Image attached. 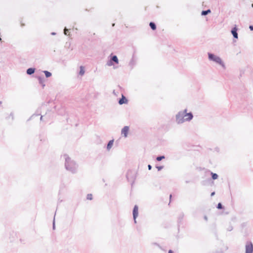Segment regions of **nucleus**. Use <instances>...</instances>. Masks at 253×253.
<instances>
[{"mask_svg":"<svg viewBox=\"0 0 253 253\" xmlns=\"http://www.w3.org/2000/svg\"><path fill=\"white\" fill-rule=\"evenodd\" d=\"M187 109L179 111L175 116L176 122L178 124L183 123L184 122H189L193 118V113L191 112L187 113Z\"/></svg>","mask_w":253,"mask_h":253,"instance_id":"nucleus-1","label":"nucleus"},{"mask_svg":"<svg viewBox=\"0 0 253 253\" xmlns=\"http://www.w3.org/2000/svg\"><path fill=\"white\" fill-rule=\"evenodd\" d=\"M65 158V168L66 169L73 174L76 173L78 171V165L73 160L71 159V158L67 154L64 155Z\"/></svg>","mask_w":253,"mask_h":253,"instance_id":"nucleus-2","label":"nucleus"},{"mask_svg":"<svg viewBox=\"0 0 253 253\" xmlns=\"http://www.w3.org/2000/svg\"><path fill=\"white\" fill-rule=\"evenodd\" d=\"M208 55L209 60L213 61L217 64H219L223 69H225V65L224 62L222 61V60L219 56L215 55L214 53L211 52H208Z\"/></svg>","mask_w":253,"mask_h":253,"instance_id":"nucleus-3","label":"nucleus"},{"mask_svg":"<svg viewBox=\"0 0 253 253\" xmlns=\"http://www.w3.org/2000/svg\"><path fill=\"white\" fill-rule=\"evenodd\" d=\"M136 174V171L133 169H129L126 174V178L127 181L130 183L131 186L134 183Z\"/></svg>","mask_w":253,"mask_h":253,"instance_id":"nucleus-4","label":"nucleus"},{"mask_svg":"<svg viewBox=\"0 0 253 253\" xmlns=\"http://www.w3.org/2000/svg\"><path fill=\"white\" fill-rule=\"evenodd\" d=\"M115 63L118 64L119 59L116 55L111 54L109 57L107 65L109 66H111L114 65Z\"/></svg>","mask_w":253,"mask_h":253,"instance_id":"nucleus-5","label":"nucleus"},{"mask_svg":"<svg viewBox=\"0 0 253 253\" xmlns=\"http://www.w3.org/2000/svg\"><path fill=\"white\" fill-rule=\"evenodd\" d=\"M243 106L249 111L250 110H253V103L252 102L251 99L248 98L243 102Z\"/></svg>","mask_w":253,"mask_h":253,"instance_id":"nucleus-6","label":"nucleus"},{"mask_svg":"<svg viewBox=\"0 0 253 253\" xmlns=\"http://www.w3.org/2000/svg\"><path fill=\"white\" fill-rule=\"evenodd\" d=\"M184 216V214L183 212H181L179 213L177 217V227L178 231H179L180 226L181 225H183V218Z\"/></svg>","mask_w":253,"mask_h":253,"instance_id":"nucleus-7","label":"nucleus"},{"mask_svg":"<svg viewBox=\"0 0 253 253\" xmlns=\"http://www.w3.org/2000/svg\"><path fill=\"white\" fill-rule=\"evenodd\" d=\"M245 253H253V244L251 241H247L245 246Z\"/></svg>","mask_w":253,"mask_h":253,"instance_id":"nucleus-8","label":"nucleus"},{"mask_svg":"<svg viewBox=\"0 0 253 253\" xmlns=\"http://www.w3.org/2000/svg\"><path fill=\"white\" fill-rule=\"evenodd\" d=\"M238 28L237 27L236 25H235L231 29V33L232 35H233V37L234 38V42H236L235 39H238Z\"/></svg>","mask_w":253,"mask_h":253,"instance_id":"nucleus-9","label":"nucleus"},{"mask_svg":"<svg viewBox=\"0 0 253 253\" xmlns=\"http://www.w3.org/2000/svg\"><path fill=\"white\" fill-rule=\"evenodd\" d=\"M213 183V181L211 180L210 178H208L201 182V184L203 186L212 185Z\"/></svg>","mask_w":253,"mask_h":253,"instance_id":"nucleus-10","label":"nucleus"},{"mask_svg":"<svg viewBox=\"0 0 253 253\" xmlns=\"http://www.w3.org/2000/svg\"><path fill=\"white\" fill-rule=\"evenodd\" d=\"M128 99L126 98V97L123 94H122L121 98H119L118 100V103L120 105H123V104H126L128 103Z\"/></svg>","mask_w":253,"mask_h":253,"instance_id":"nucleus-11","label":"nucleus"},{"mask_svg":"<svg viewBox=\"0 0 253 253\" xmlns=\"http://www.w3.org/2000/svg\"><path fill=\"white\" fill-rule=\"evenodd\" d=\"M129 126H125L121 130V133L123 135V136L125 137L127 136L128 131H129Z\"/></svg>","mask_w":253,"mask_h":253,"instance_id":"nucleus-12","label":"nucleus"},{"mask_svg":"<svg viewBox=\"0 0 253 253\" xmlns=\"http://www.w3.org/2000/svg\"><path fill=\"white\" fill-rule=\"evenodd\" d=\"M133 217L137 218L138 216V206L136 205H134L132 210Z\"/></svg>","mask_w":253,"mask_h":253,"instance_id":"nucleus-13","label":"nucleus"},{"mask_svg":"<svg viewBox=\"0 0 253 253\" xmlns=\"http://www.w3.org/2000/svg\"><path fill=\"white\" fill-rule=\"evenodd\" d=\"M37 79L39 81V83L42 86V87L43 88L45 86V84H44L45 79L43 76H38L37 77Z\"/></svg>","mask_w":253,"mask_h":253,"instance_id":"nucleus-14","label":"nucleus"},{"mask_svg":"<svg viewBox=\"0 0 253 253\" xmlns=\"http://www.w3.org/2000/svg\"><path fill=\"white\" fill-rule=\"evenodd\" d=\"M114 142V140L113 139H111L108 141V142L107 144V146H106V149L108 151L110 150V149L112 148V147L113 145Z\"/></svg>","mask_w":253,"mask_h":253,"instance_id":"nucleus-15","label":"nucleus"},{"mask_svg":"<svg viewBox=\"0 0 253 253\" xmlns=\"http://www.w3.org/2000/svg\"><path fill=\"white\" fill-rule=\"evenodd\" d=\"M36 69L35 68H29L26 70V73L28 75H31L33 74L35 72Z\"/></svg>","mask_w":253,"mask_h":253,"instance_id":"nucleus-16","label":"nucleus"},{"mask_svg":"<svg viewBox=\"0 0 253 253\" xmlns=\"http://www.w3.org/2000/svg\"><path fill=\"white\" fill-rule=\"evenodd\" d=\"M210 173H211V180H215V179H217L218 178V175L216 173H214L212 171H210Z\"/></svg>","mask_w":253,"mask_h":253,"instance_id":"nucleus-17","label":"nucleus"},{"mask_svg":"<svg viewBox=\"0 0 253 253\" xmlns=\"http://www.w3.org/2000/svg\"><path fill=\"white\" fill-rule=\"evenodd\" d=\"M149 26L153 31L156 30L157 29V25L154 22H150L149 23Z\"/></svg>","mask_w":253,"mask_h":253,"instance_id":"nucleus-18","label":"nucleus"},{"mask_svg":"<svg viewBox=\"0 0 253 253\" xmlns=\"http://www.w3.org/2000/svg\"><path fill=\"white\" fill-rule=\"evenodd\" d=\"M210 13H211V10L210 9H208L207 10H202L201 12V15L206 16Z\"/></svg>","mask_w":253,"mask_h":253,"instance_id":"nucleus-19","label":"nucleus"},{"mask_svg":"<svg viewBox=\"0 0 253 253\" xmlns=\"http://www.w3.org/2000/svg\"><path fill=\"white\" fill-rule=\"evenodd\" d=\"M85 69L84 67L83 66H81L80 67V71L79 72V74L81 76H83L84 74Z\"/></svg>","mask_w":253,"mask_h":253,"instance_id":"nucleus-20","label":"nucleus"},{"mask_svg":"<svg viewBox=\"0 0 253 253\" xmlns=\"http://www.w3.org/2000/svg\"><path fill=\"white\" fill-rule=\"evenodd\" d=\"M43 73L44 74L46 78H48L52 76L51 73L48 71H46V70L43 71Z\"/></svg>","mask_w":253,"mask_h":253,"instance_id":"nucleus-21","label":"nucleus"},{"mask_svg":"<svg viewBox=\"0 0 253 253\" xmlns=\"http://www.w3.org/2000/svg\"><path fill=\"white\" fill-rule=\"evenodd\" d=\"M165 159V155H158L156 158V160L158 162H160L162 161V160Z\"/></svg>","mask_w":253,"mask_h":253,"instance_id":"nucleus-22","label":"nucleus"},{"mask_svg":"<svg viewBox=\"0 0 253 253\" xmlns=\"http://www.w3.org/2000/svg\"><path fill=\"white\" fill-rule=\"evenodd\" d=\"M216 208L218 210H224V206L221 203H218L216 206Z\"/></svg>","mask_w":253,"mask_h":253,"instance_id":"nucleus-23","label":"nucleus"},{"mask_svg":"<svg viewBox=\"0 0 253 253\" xmlns=\"http://www.w3.org/2000/svg\"><path fill=\"white\" fill-rule=\"evenodd\" d=\"M129 64L130 66H131V68H133V66L135 64V61H134V56H133L132 58L131 59L129 63Z\"/></svg>","mask_w":253,"mask_h":253,"instance_id":"nucleus-24","label":"nucleus"},{"mask_svg":"<svg viewBox=\"0 0 253 253\" xmlns=\"http://www.w3.org/2000/svg\"><path fill=\"white\" fill-rule=\"evenodd\" d=\"M69 30L66 27L64 28V35H66V36H68L69 35Z\"/></svg>","mask_w":253,"mask_h":253,"instance_id":"nucleus-25","label":"nucleus"},{"mask_svg":"<svg viewBox=\"0 0 253 253\" xmlns=\"http://www.w3.org/2000/svg\"><path fill=\"white\" fill-rule=\"evenodd\" d=\"M156 168L157 169L158 171H161L162 169H164V166H156Z\"/></svg>","mask_w":253,"mask_h":253,"instance_id":"nucleus-26","label":"nucleus"},{"mask_svg":"<svg viewBox=\"0 0 253 253\" xmlns=\"http://www.w3.org/2000/svg\"><path fill=\"white\" fill-rule=\"evenodd\" d=\"M93 198L92 195L91 194H88L86 196V199L89 200H91Z\"/></svg>","mask_w":253,"mask_h":253,"instance_id":"nucleus-27","label":"nucleus"},{"mask_svg":"<svg viewBox=\"0 0 253 253\" xmlns=\"http://www.w3.org/2000/svg\"><path fill=\"white\" fill-rule=\"evenodd\" d=\"M52 229L53 230L55 229V218H54L53 222H52Z\"/></svg>","mask_w":253,"mask_h":253,"instance_id":"nucleus-28","label":"nucleus"},{"mask_svg":"<svg viewBox=\"0 0 253 253\" xmlns=\"http://www.w3.org/2000/svg\"><path fill=\"white\" fill-rule=\"evenodd\" d=\"M249 29L251 31H253V25H250L249 26Z\"/></svg>","mask_w":253,"mask_h":253,"instance_id":"nucleus-29","label":"nucleus"},{"mask_svg":"<svg viewBox=\"0 0 253 253\" xmlns=\"http://www.w3.org/2000/svg\"><path fill=\"white\" fill-rule=\"evenodd\" d=\"M152 168V166L151 165L149 164L148 165V169L149 170H151Z\"/></svg>","mask_w":253,"mask_h":253,"instance_id":"nucleus-30","label":"nucleus"},{"mask_svg":"<svg viewBox=\"0 0 253 253\" xmlns=\"http://www.w3.org/2000/svg\"><path fill=\"white\" fill-rule=\"evenodd\" d=\"M228 231H231L233 230V227L232 226H230L228 229H227Z\"/></svg>","mask_w":253,"mask_h":253,"instance_id":"nucleus-31","label":"nucleus"},{"mask_svg":"<svg viewBox=\"0 0 253 253\" xmlns=\"http://www.w3.org/2000/svg\"><path fill=\"white\" fill-rule=\"evenodd\" d=\"M9 117H11L12 119L13 120L14 119L13 113L11 112L9 115Z\"/></svg>","mask_w":253,"mask_h":253,"instance_id":"nucleus-32","label":"nucleus"},{"mask_svg":"<svg viewBox=\"0 0 253 253\" xmlns=\"http://www.w3.org/2000/svg\"><path fill=\"white\" fill-rule=\"evenodd\" d=\"M38 115H39V114H37V115H36V114H33V115H32V116H31V117H30V118L28 120V121L30 120H31V119H32V118L34 116H38Z\"/></svg>","mask_w":253,"mask_h":253,"instance_id":"nucleus-33","label":"nucleus"},{"mask_svg":"<svg viewBox=\"0 0 253 253\" xmlns=\"http://www.w3.org/2000/svg\"><path fill=\"white\" fill-rule=\"evenodd\" d=\"M171 198H172V195L170 194V195H169V205L170 204V202L171 201Z\"/></svg>","mask_w":253,"mask_h":253,"instance_id":"nucleus-34","label":"nucleus"},{"mask_svg":"<svg viewBox=\"0 0 253 253\" xmlns=\"http://www.w3.org/2000/svg\"><path fill=\"white\" fill-rule=\"evenodd\" d=\"M215 192H214V191H213V192H211V197L215 195Z\"/></svg>","mask_w":253,"mask_h":253,"instance_id":"nucleus-35","label":"nucleus"},{"mask_svg":"<svg viewBox=\"0 0 253 253\" xmlns=\"http://www.w3.org/2000/svg\"><path fill=\"white\" fill-rule=\"evenodd\" d=\"M136 218H135V217H133V219L134 223H137V221H136Z\"/></svg>","mask_w":253,"mask_h":253,"instance_id":"nucleus-36","label":"nucleus"},{"mask_svg":"<svg viewBox=\"0 0 253 253\" xmlns=\"http://www.w3.org/2000/svg\"><path fill=\"white\" fill-rule=\"evenodd\" d=\"M50 34H51V35H52V36H55V35H56V33L54 32H51V33H50Z\"/></svg>","mask_w":253,"mask_h":253,"instance_id":"nucleus-37","label":"nucleus"},{"mask_svg":"<svg viewBox=\"0 0 253 253\" xmlns=\"http://www.w3.org/2000/svg\"><path fill=\"white\" fill-rule=\"evenodd\" d=\"M204 219H205L206 221H208V217H207V216L205 215V216H204Z\"/></svg>","mask_w":253,"mask_h":253,"instance_id":"nucleus-38","label":"nucleus"},{"mask_svg":"<svg viewBox=\"0 0 253 253\" xmlns=\"http://www.w3.org/2000/svg\"><path fill=\"white\" fill-rule=\"evenodd\" d=\"M173 251L172 250H169L168 253H173Z\"/></svg>","mask_w":253,"mask_h":253,"instance_id":"nucleus-39","label":"nucleus"},{"mask_svg":"<svg viewBox=\"0 0 253 253\" xmlns=\"http://www.w3.org/2000/svg\"><path fill=\"white\" fill-rule=\"evenodd\" d=\"M215 150L216 151H217L218 152L219 151V148L218 147H216L215 148Z\"/></svg>","mask_w":253,"mask_h":253,"instance_id":"nucleus-40","label":"nucleus"},{"mask_svg":"<svg viewBox=\"0 0 253 253\" xmlns=\"http://www.w3.org/2000/svg\"><path fill=\"white\" fill-rule=\"evenodd\" d=\"M42 118H43V116H41V117H40V120L41 121H42Z\"/></svg>","mask_w":253,"mask_h":253,"instance_id":"nucleus-41","label":"nucleus"},{"mask_svg":"<svg viewBox=\"0 0 253 253\" xmlns=\"http://www.w3.org/2000/svg\"><path fill=\"white\" fill-rule=\"evenodd\" d=\"M21 27H23L25 26V24L24 23H21Z\"/></svg>","mask_w":253,"mask_h":253,"instance_id":"nucleus-42","label":"nucleus"},{"mask_svg":"<svg viewBox=\"0 0 253 253\" xmlns=\"http://www.w3.org/2000/svg\"><path fill=\"white\" fill-rule=\"evenodd\" d=\"M115 26V23L112 24V26L114 27Z\"/></svg>","mask_w":253,"mask_h":253,"instance_id":"nucleus-43","label":"nucleus"},{"mask_svg":"<svg viewBox=\"0 0 253 253\" xmlns=\"http://www.w3.org/2000/svg\"><path fill=\"white\" fill-rule=\"evenodd\" d=\"M252 7L253 8V3L252 4Z\"/></svg>","mask_w":253,"mask_h":253,"instance_id":"nucleus-44","label":"nucleus"},{"mask_svg":"<svg viewBox=\"0 0 253 253\" xmlns=\"http://www.w3.org/2000/svg\"><path fill=\"white\" fill-rule=\"evenodd\" d=\"M0 42H1V38L0 37Z\"/></svg>","mask_w":253,"mask_h":253,"instance_id":"nucleus-45","label":"nucleus"},{"mask_svg":"<svg viewBox=\"0 0 253 253\" xmlns=\"http://www.w3.org/2000/svg\"><path fill=\"white\" fill-rule=\"evenodd\" d=\"M9 117H6V119H8V118Z\"/></svg>","mask_w":253,"mask_h":253,"instance_id":"nucleus-46","label":"nucleus"},{"mask_svg":"<svg viewBox=\"0 0 253 253\" xmlns=\"http://www.w3.org/2000/svg\"><path fill=\"white\" fill-rule=\"evenodd\" d=\"M2 103V101H0V104H1Z\"/></svg>","mask_w":253,"mask_h":253,"instance_id":"nucleus-47","label":"nucleus"},{"mask_svg":"<svg viewBox=\"0 0 253 253\" xmlns=\"http://www.w3.org/2000/svg\"><path fill=\"white\" fill-rule=\"evenodd\" d=\"M186 182L187 183L189 182V181H186Z\"/></svg>","mask_w":253,"mask_h":253,"instance_id":"nucleus-48","label":"nucleus"},{"mask_svg":"<svg viewBox=\"0 0 253 253\" xmlns=\"http://www.w3.org/2000/svg\"><path fill=\"white\" fill-rule=\"evenodd\" d=\"M118 86H119L120 88H121V87L120 86V85H118Z\"/></svg>","mask_w":253,"mask_h":253,"instance_id":"nucleus-49","label":"nucleus"}]
</instances>
